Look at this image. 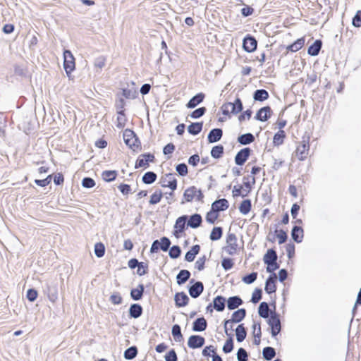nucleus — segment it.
I'll use <instances>...</instances> for the list:
<instances>
[{
    "label": "nucleus",
    "instance_id": "obj_1",
    "mask_svg": "<svg viewBox=\"0 0 361 361\" xmlns=\"http://www.w3.org/2000/svg\"><path fill=\"white\" fill-rule=\"evenodd\" d=\"M203 199L204 195L202 190L195 186H190L184 191L180 204L191 202L194 200L197 202H203Z\"/></svg>",
    "mask_w": 361,
    "mask_h": 361
},
{
    "label": "nucleus",
    "instance_id": "obj_2",
    "mask_svg": "<svg viewBox=\"0 0 361 361\" xmlns=\"http://www.w3.org/2000/svg\"><path fill=\"white\" fill-rule=\"evenodd\" d=\"M125 144L133 151L141 150V142L135 133L129 128L126 129L123 134Z\"/></svg>",
    "mask_w": 361,
    "mask_h": 361
},
{
    "label": "nucleus",
    "instance_id": "obj_3",
    "mask_svg": "<svg viewBox=\"0 0 361 361\" xmlns=\"http://www.w3.org/2000/svg\"><path fill=\"white\" fill-rule=\"evenodd\" d=\"M310 136H303L301 142L298 145L295 154L296 157L300 161H304L307 155L310 150Z\"/></svg>",
    "mask_w": 361,
    "mask_h": 361
},
{
    "label": "nucleus",
    "instance_id": "obj_4",
    "mask_svg": "<svg viewBox=\"0 0 361 361\" xmlns=\"http://www.w3.org/2000/svg\"><path fill=\"white\" fill-rule=\"evenodd\" d=\"M267 323L271 329V336L276 337L281 331L279 314L276 312H271Z\"/></svg>",
    "mask_w": 361,
    "mask_h": 361
},
{
    "label": "nucleus",
    "instance_id": "obj_5",
    "mask_svg": "<svg viewBox=\"0 0 361 361\" xmlns=\"http://www.w3.org/2000/svg\"><path fill=\"white\" fill-rule=\"evenodd\" d=\"M245 316H246V310L245 308H240V309H238L236 311L233 312L231 315V318L230 319H225L224 322V327L225 334L226 335H229L228 326V325L229 324L239 323L242 320L244 319Z\"/></svg>",
    "mask_w": 361,
    "mask_h": 361
},
{
    "label": "nucleus",
    "instance_id": "obj_6",
    "mask_svg": "<svg viewBox=\"0 0 361 361\" xmlns=\"http://www.w3.org/2000/svg\"><path fill=\"white\" fill-rule=\"evenodd\" d=\"M171 240L169 238L164 236L160 240H155L152 242L150 247L151 253H157L159 250H161L164 252H166L170 249Z\"/></svg>",
    "mask_w": 361,
    "mask_h": 361
},
{
    "label": "nucleus",
    "instance_id": "obj_7",
    "mask_svg": "<svg viewBox=\"0 0 361 361\" xmlns=\"http://www.w3.org/2000/svg\"><path fill=\"white\" fill-rule=\"evenodd\" d=\"M63 59V68L66 75L70 77L71 73L75 68V58L70 50H64Z\"/></svg>",
    "mask_w": 361,
    "mask_h": 361
},
{
    "label": "nucleus",
    "instance_id": "obj_8",
    "mask_svg": "<svg viewBox=\"0 0 361 361\" xmlns=\"http://www.w3.org/2000/svg\"><path fill=\"white\" fill-rule=\"evenodd\" d=\"M227 246L223 247V250L230 255L236 253L238 249L237 237L235 233H228L226 236Z\"/></svg>",
    "mask_w": 361,
    "mask_h": 361
},
{
    "label": "nucleus",
    "instance_id": "obj_9",
    "mask_svg": "<svg viewBox=\"0 0 361 361\" xmlns=\"http://www.w3.org/2000/svg\"><path fill=\"white\" fill-rule=\"evenodd\" d=\"M190 283L192 284L188 286V293L191 298H198L204 291V284L202 281H196L195 279H191Z\"/></svg>",
    "mask_w": 361,
    "mask_h": 361
},
{
    "label": "nucleus",
    "instance_id": "obj_10",
    "mask_svg": "<svg viewBox=\"0 0 361 361\" xmlns=\"http://www.w3.org/2000/svg\"><path fill=\"white\" fill-rule=\"evenodd\" d=\"M155 157L153 154L147 152L140 154L136 160L135 168L147 167L149 163L154 162Z\"/></svg>",
    "mask_w": 361,
    "mask_h": 361
},
{
    "label": "nucleus",
    "instance_id": "obj_11",
    "mask_svg": "<svg viewBox=\"0 0 361 361\" xmlns=\"http://www.w3.org/2000/svg\"><path fill=\"white\" fill-rule=\"evenodd\" d=\"M128 265L129 268H130L132 269L137 267L138 269L137 270V274L140 276L147 274V272L148 271L147 264L142 262H140L135 258L130 259L128 262Z\"/></svg>",
    "mask_w": 361,
    "mask_h": 361
},
{
    "label": "nucleus",
    "instance_id": "obj_12",
    "mask_svg": "<svg viewBox=\"0 0 361 361\" xmlns=\"http://www.w3.org/2000/svg\"><path fill=\"white\" fill-rule=\"evenodd\" d=\"M257 47V41L255 37L250 35H247L244 37L243 40V48L245 51L248 53L253 52L256 50Z\"/></svg>",
    "mask_w": 361,
    "mask_h": 361
},
{
    "label": "nucleus",
    "instance_id": "obj_13",
    "mask_svg": "<svg viewBox=\"0 0 361 361\" xmlns=\"http://www.w3.org/2000/svg\"><path fill=\"white\" fill-rule=\"evenodd\" d=\"M252 152L250 147H245L238 152L235 157V163L238 166L243 165L248 159Z\"/></svg>",
    "mask_w": 361,
    "mask_h": 361
},
{
    "label": "nucleus",
    "instance_id": "obj_14",
    "mask_svg": "<svg viewBox=\"0 0 361 361\" xmlns=\"http://www.w3.org/2000/svg\"><path fill=\"white\" fill-rule=\"evenodd\" d=\"M205 343V339L200 335H192L188 341V346L191 349H196L202 347Z\"/></svg>",
    "mask_w": 361,
    "mask_h": 361
},
{
    "label": "nucleus",
    "instance_id": "obj_15",
    "mask_svg": "<svg viewBox=\"0 0 361 361\" xmlns=\"http://www.w3.org/2000/svg\"><path fill=\"white\" fill-rule=\"evenodd\" d=\"M277 276L275 273L270 274L265 281L264 290L267 294H272L276 291V282Z\"/></svg>",
    "mask_w": 361,
    "mask_h": 361
},
{
    "label": "nucleus",
    "instance_id": "obj_16",
    "mask_svg": "<svg viewBox=\"0 0 361 361\" xmlns=\"http://www.w3.org/2000/svg\"><path fill=\"white\" fill-rule=\"evenodd\" d=\"M44 293L47 295L49 300L51 302H55L58 300V286L56 283H47Z\"/></svg>",
    "mask_w": 361,
    "mask_h": 361
},
{
    "label": "nucleus",
    "instance_id": "obj_17",
    "mask_svg": "<svg viewBox=\"0 0 361 361\" xmlns=\"http://www.w3.org/2000/svg\"><path fill=\"white\" fill-rule=\"evenodd\" d=\"M272 114V110L269 106H265L262 108H260L255 116V118L259 121H267Z\"/></svg>",
    "mask_w": 361,
    "mask_h": 361
},
{
    "label": "nucleus",
    "instance_id": "obj_18",
    "mask_svg": "<svg viewBox=\"0 0 361 361\" xmlns=\"http://www.w3.org/2000/svg\"><path fill=\"white\" fill-rule=\"evenodd\" d=\"M223 136V130L221 128H213L207 135V141L209 143H215L219 141Z\"/></svg>",
    "mask_w": 361,
    "mask_h": 361
},
{
    "label": "nucleus",
    "instance_id": "obj_19",
    "mask_svg": "<svg viewBox=\"0 0 361 361\" xmlns=\"http://www.w3.org/2000/svg\"><path fill=\"white\" fill-rule=\"evenodd\" d=\"M189 300L190 299L185 292L177 293L174 295L175 305L178 307L186 306Z\"/></svg>",
    "mask_w": 361,
    "mask_h": 361
},
{
    "label": "nucleus",
    "instance_id": "obj_20",
    "mask_svg": "<svg viewBox=\"0 0 361 361\" xmlns=\"http://www.w3.org/2000/svg\"><path fill=\"white\" fill-rule=\"evenodd\" d=\"M212 209L215 210L218 214L220 212L226 210L229 207L228 201L225 198L215 200L212 204Z\"/></svg>",
    "mask_w": 361,
    "mask_h": 361
},
{
    "label": "nucleus",
    "instance_id": "obj_21",
    "mask_svg": "<svg viewBox=\"0 0 361 361\" xmlns=\"http://www.w3.org/2000/svg\"><path fill=\"white\" fill-rule=\"evenodd\" d=\"M207 327V322L204 317H201L197 318L192 323V331L195 332H202L206 330Z\"/></svg>",
    "mask_w": 361,
    "mask_h": 361
},
{
    "label": "nucleus",
    "instance_id": "obj_22",
    "mask_svg": "<svg viewBox=\"0 0 361 361\" xmlns=\"http://www.w3.org/2000/svg\"><path fill=\"white\" fill-rule=\"evenodd\" d=\"M202 218L200 214H193L190 216L187 221V226L192 228H197L201 226Z\"/></svg>",
    "mask_w": 361,
    "mask_h": 361
},
{
    "label": "nucleus",
    "instance_id": "obj_23",
    "mask_svg": "<svg viewBox=\"0 0 361 361\" xmlns=\"http://www.w3.org/2000/svg\"><path fill=\"white\" fill-rule=\"evenodd\" d=\"M291 237L295 243H301L304 237L303 228L297 225L294 226L291 230Z\"/></svg>",
    "mask_w": 361,
    "mask_h": 361
},
{
    "label": "nucleus",
    "instance_id": "obj_24",
    "mask_svg": "<svg viewBox=\"0 0 361 361\" xmlns=\"http://www.w3.org/2000/svg\"><path fill=\"white\" fill-rule=\"evenodd\" d=\"M205 97V94L200 92L193 96L186 104V107L188 109H194L200 103H202Z\"/></svg>",
    "mask_w": 361,
    "mask_h": 361
},
{
    "label": "nucleus",
    "instance_id": "obj_25",
    "mask_svg": "<svg viewBox=\"0 0 361 361\" xmlns=\"http://www.w3.org/2000/svg\"><path fill=\"white\" fill-rule=\"evenodd\" d=\"M143 308L138 303L132 304L128 310L129 317L133 319H137L142 314Z\"/></svg>",
    "mask_w": 361,
    "mask_h": 361
},
{
    "label": "nucleus",
    "instance_id": "obj_26",
    "mask_svg": "<svg viewBox=\"0 0 361 361\" xmlns=\"http://www.w3.org/2000/svg\"><path fill=\"white\" fill-rule=\"evenodd\" d=\"M226 302L227 307L230 310H233L238 308L243 303V301L241 299V298L238 295L229 297Z\"/></svg>",
    "mask_w": 361,
    "mask_h": 361
},
{
    "label": "nucleus",
    "instance_id": "obj_27",
    "mask_svg": "<svg viewBox=\"0 0 361 361\" xmlns=\"http://www.w3.org/2000/svg\"><path fill=\"white\" fill-rule=\"evenodd\" d=\"M322 47L321 39H316L307 49V54L312 56H316L319 54Z\"/></svg>",
    "mask_w": 361,
    "mask_h": 361
},
{
    "label": "nucleus",
    "instance_id": "obj_28",
    "mask_svg": "<svg viewBox=\"0 0 361 361\" xmlns=\"http://www.w3.org/2000/svg\"><path fill=\"white\" fill-rule=\"evenodd\" d=\"M226 298L222 295H217L213 300V307L217 312H223L226 306Z\"/></svg>",
    "mask_w": 361,
    "mask_h": 361
},
{
    "label": "nucleus",
    "instance_id": "obj_29",
    "mask_svg": "<svg viewBox=\"0 0 361 361\" xmlns=\"http://www.w3.org/2000/svg\"><path fill=\"white\" fill-rule=\"evenodd\" d=\"M166 178L168 179L167 183H162L164 188H169L172 191L177 188V180L175 178V173H169L166 174Z\"/></svg>",
    "mask_w": 361,
    "mask_h": 361
},
{
    "label": "nucleus",
    "instance_id": "obj_30",
    "mask_svg": "<svg viewBox=\"0 0 361 361\" xmlns=\"http://www.w3.org/2000/svg\"><path fill=\"white\" fill-rule=\"evenodd\" d=\"M145 292V286L143 284H139L137 288H133L130 290V297L133 300L137 301L142 299Z\"/></svg>",
    "mask_w": 361,
    "mask_h": 361
},
{
    "label": "nucleus",
    "instance_id": "obj_31",
    "mask_svg": "<svg viewBox=\"0 0 361 361\" xmlns=\"http://www.w3.org/2000/svg\"><path fill=\"white\" fill-rule=\"evenodd\" d=\"M190 272L187 269H181L176 275V283L181 286L190 279Z\"/></svg>",
    "mask_w": 361,
    "mask_h": 361
},
{
    "label": "nucleus",
    "instance_id": "obj_32",
    "mask_svg": "<svg viewBox=\"0 0 361 361\" xmlns=\"http://www.w3.org/2000/svg\"><path fill=\"white\" fill-rule=\"evenodd\" d=\"M200 250V246L199 245H192L190 250H189L185 253V260L188 262H192L195 259L196 255L199 253Z\"/></svg>",
    "mask_w": 361,
    "mask_h": 361
},
{
    "label": "nucleus",
    "instance_id": "obj_33",
    "mask_svg": "<svg viewBox=\"0 0 361 361\" xmlns=\"http://www.w3.org/2000/svg\"><path fill=\"white\" fill-rule=\"evenodd\" d=\"M236 340L238 343L243 342L247 336V329L244 326V324H239L235 330Z\"/></svg>",
    "mask_w": 361,
    "mask_h": 361
},
{
    "label": "nucleus",
    "instance_id": "obj_34",
    "mask_svg": "<svg viewBox=\"0 0 361 361\" xmlns=\"http://www.w3.org/2000/svg\"><path fill=\"white\" fill-rule=\"evenodd\" d=\"M277 259L278 255L276 251L274 248L269 249L263 257L264 264H268V262H277Z\"/></svg>",
    "mask_w": 361,
    "mask_h": 361
},
{
    "label": "nucleus",
    "instance_id": "obj_35",
    "mask_svg": "<svg viewBox=\"0 0 361 361\" xmlns=\"http://www.w3.org/2000/svg\"><path fill=\"white\" fill-rule=\"evenodd\" d=\"M269 97V92L264 89H259L254 92L253 99L257 102H264Z\"/></svg>",
    "mask_w": 361,
    "mask_h": 361
},
{
    "label": "nucleus",
    "instance_id": "obj_36",
    "mask_svg": "<svg viewBox=\"0 0 361 361\" xmlns=\"http://www.w3.org/2000/svg\"><path fill=\"white\" fill-rule=\"evenodd\" d=\"M271 310L269 307V304L267 302H262L258 307V314L259 317L267 319L270 317Z\"/></svg>",
    "mask_w": 361,
    "mask_h": 361
},
{
    "label": "nucleus",
    "instance_id": "obj_37",
    "mask_svg": "<svg viewBox=\"0 0 361 361\" xmlns=\"http://www.w3.org/2000/svg\"><path fill=\"white\" fill-rule=\"evenodd\" d=\"M255 139V136L252 133H247L239 135L238 137V142L242 145H247L253 142Z\"/></svg>",
    "mask_w": 361,
    "mask_h": 361
},
{
    "label": "nucleus",
    "instance_id": "obj_38",
    "mask_svg": "<svg viewBox=\"0 0 361 361\" xmlns=\"http://www.w3.org/2000/svg\"><path fill=\"white\" fill-rule=\"evenodd\" d=\"M202 122L192 123L188 126V132L190 135H197L202 131Z\"/></svg>",
    "mask_w": 361,
    "mask_h": 361
},
{
    "label": "nucleus",
    "instance_id": "obj_39",
    "mask_svg": "<svg viewBox=\"0 0 361 361\" xmlns=\"http://www.w3.org/2000/svg\"><path fill=\"white\" fill-rule=\"evenodd\" d=\"M304 44H305V38L301 37V38H299L297 40H295L291 44L288 45L286 47V49L288 51H290L292 52H295V51L300 50V49H302V47L304 46Z\"/></svg>",
    "mask_w": 361,
    "mask_h": 361
},
{
    "label": "nucleus",
    "instance_id": "obj_40",
    "mask_svg": "<svg viewBox=\"0 0 361 361\" xmlns=\"http://www.w3.org/2000/svg\"><path fill=\"white\" fill-rule=\"evenodd\" d=\"M188 219V215H182L179 216L174 224V228H178V231H184L185 230L186 223Z\"/></svg>",
    "mask_w": 361,
    "mask_h": 361
},
{
    "label": "nucleus",
    "instance_id": "obj_41",
    "mask_svg": "<svg viewBox=\"0 0 361 361\" xmlns=\"http://www.w3.org/2000/svg\"><path fill=\"white\" fill-rule=\"evenodd\" d=\"M118 173L115 170L104 171L102 173L103 180L106 182H111L116 180Z\"/></svg>",
    "mask_w": 361,
    "mask_h": 361
},
{
    "label": "nucleus",
    "instance_id": "obj_42",
    "mask_svg": "<svg viewBox=\"0 0 361 361\" xmlns=\"http://www.w3.org/2000/svg\"><path fill=\"white\" fill-rule=\"evenodd\" d=\"M231 113L235 115L241 112L243 109V102L239 97H237L234 102H231Z\"/></svg>",
    "mask_w": 361,
    "mask_h": 361
},
{
    "label": "nucleus",
    "instance_id": "obj_43",
    "mask_svg": "<svg viewBox=\"0 0 361 361\" xmlns=\"http://www.w3.org/2000/svg\"><path fill=\"white\" fill-rule=\"evenodd\" d=\"M262 355L264 360L270 361L276 356V350L273 347H265L262 350Z\"/></svg>",
    "mask_w": 361,
    "mask_h": 361
},
{
    "label": "nucleus",
    "instance_id": "obj_44",
    "mask_svg": "<svg viewBox=\"0 0 361 361\" xmlns=\"http://www.w3.org/2000/svg\"><path fill=\"white\" fill-rule=\"evenodd\" d=\"M252 208V202L250 199H245L242 201L239 206V211L241 214H247Z\"/></svg>",
    "mask_w": 361,
    "mask_h": 361
},
{
    "label": "nucleus",
    "instance_id": "obj_45",
    "mask_svg": "<svg viewBox=\"0 0 361 361\" xmlns=\"http://www.w3.org/2000/svg\"><path fill=\"white\" fill-rule=\"evenodd\" d=\"M137 348L135 345H133L124 351L123 356L126 360H131L137 356Z\"/></svg>",
    "mask_w": 361,
    "mask_h": 361
},
{
    "label": "nucleus",
    "instance_id": "obj_46",
    "mask_svg": "<svg viewBox=\"0 0 361 361\" xmlns=\"http://www.w3.org/2000/svg\"><path fill=\"white\" fill-rule=\"evenodd\" d=\"M157 178V176L154 172L147 171L142 176V181L145 184L149 185L155 182Z\"/></svg>",
    "mask_w": 361,
    "mask_h": 361
},
{
    "label": "nucleus",
    "instance_id": "obj_47",
    "mask_svg": "<svg viewBox=\"0 0 361 361\" xmlns=\"http://www.w3.org/2000/svg\"><path fill=\"white\" fill-rule=\"evenodd\" d=\"M224 152V146L221 145H218L216 146H214L210 152L211 156L214 159H219L222 157Z\"/></svg>",
    "mask_w": 361,
    "mask_h": 361
},
{
    "label": "nucleus",
    "instance_id": "obj_48",
    "mask_svg": "<svg viewBox=\"0 0 361 361\" xmlns=\"http://www.w3.org/2000/svg\"><path fill=\"white\" fill-rule=\"evenodd\" d=\"M118 116H117V124L116 127L119 129H122L125 127L126 123L127 121L125 111L124 110H119L117 111Z\"/></svg>",
    "mask_w": 361,
    "mask_h": 361
},
{
    "label": "nucleus",
    "instance_id": "obj_49",
    "mask_svg": "<svg viewBox=\"0 0 361 361\" xmlns=\"http://www.w3.org/2000/svg\"><path fill=\"white\" fill-rule=\"evenodd\" d=\"M285 137H286L285 131L283 130H279L274 135V138H273L274 145L275 146H279V145H282Z\"/></svg>",
    "mask_w": 361,
    "mask_h": 361
},
{
    "label": "nucleus",
    "instance_id": "obj_50",
    "mask_svg": "<svg viewBox=\"0 0 361 361\" xmlns=\"http://www.w3.org/2000/svg\"><path fill=\"white\" fill-rule=\"evenodd\" d=\"M227 336H228V338L226 341L222 348L224 353L226 354L230 353L234 348L233 335L229 334V335Z\"/></svg>",
    "mask_w": 361,
    "mask_h": 361
},
{
    "label": "nucleus",
    "instance_id": "obj_51",
    "mask_svg": "<svg viewBox=\"0 0 361 361\" xmlns=\"http://www.w3.org/2000/svg\"><path fill=\"white\" fill-rule=\"evenodd\" d=\"M223 235V228L220 226L214 227L210 233L209 238L212 241L219 240Z\"/></svg>",
    "mask_w": 361,
    "mask_h": 361
},
{
    "label": "nucleus",
    "instance_id": "obj_52",
    "mask_svg": "<svg viewBox=\"0 0 361 361\" xmlns=\"http://www.w3.org/2000/svg\"><path fill=\"white\" fill-rule=\"evenodd\" d=\"M171 334L176 341H180L183 339L181 328L178 324H174L171 329Z\"/></svg>",
    "mask_w": 361,
    "mask_h": 361
},
{
    "label": "nucleus",
    "instance_id": "obj_53",
    "mask_svg": "<svg viewBox=\"0 0 361 361\" xmlns=\"http://www.w3.org/2000/svg\"><path fill=\"white\" fill-rule=\"evenodd\" d=\"M243 186L244 188V191H246V192H247V195H248L249 193L252 190V185H254L255 183V178L252 177V181L251 183L250 181L249 180V177L244 176L243 178Z\"/></svg>",
    "mask_w": 361,
    "mask_h": 361
},
{
    "label": "nucleus",
    "instance_id": "obj_54",
    "mask_svg": "<svg viewBox=\"0 0 361 361\" xmlns=\"http://www.w3.org/2000/svg\"><path fill=\"white\" fill-rule=\"evenodd\" d=\"M163 194L161 190H157L150 197V200L149 201L150 204H158Z\"/></svg>",
    "mask_w": 361,
    "mask_h": 361
},
{
    "label": "nucleus",
    "instance_id": "obj_55",
    "mask_svg": "<svg viewBox=\"0 0 361 361\" xmlns=\"http://www.w3.org/2000/svg\"><path fill=\"white\" fill-rule=\"evenodd\" d=\"M219 217V214L211 207V210L206 214V221L211 224H214Z\"/></svg>",
    "mask_w": 361,
    "mask_h": 361
},
{
    "label": "nucleus",
    "instance_id": "obj_56",
    "mask_svg": "<svg viewBox=\"0 0 361 361\" xmlns=\"http://www.w3.org/2000/svg\"><path fill=\"white\" fill-rule=\"evenodd\" d=\"M181 255V249L178 245H173L169 250V255L171 259H177Z\"/></svg>",
    "mask_w": 361,
    "mask_h": 361
},
{
    "label": "nucleus",
    "instance_id": "obj_57",
    "mask_svg": "<svg viewBox=\"0 0 361 361\" xmlns=\"http://www.w3.org/2000/svg\"><path fill=\"white\" fill-rule=\"evenodd\" d=\"M105 254V246L104 245L99 242L97 243L94 245V255L98 257H102Z\"/></svg>",
    "mask_w": 361,
    "mask_h": 361
},
{
    "label": "nucleus",
    "instance_id": "obj_58",
    "mask_svg": "<svg viewBox=\"0 0 361 361\" xmlns=\"http://www.w3.org/2000/svg\"><path fill=\"white\" fill-rule=\"evenodd\" d=\"M243 190V185H234L232 191L233 197L234 198L238 197H245L247 196V192L244 193L242 192Z\"/></svg>",
    "mask_w": 361,
    "mask_h": 361
},
{
    "label": "nucleus",
    "instance_id": "obj_59",
    "mask_svg": "<svg viewBox=\"0 0 361 361\" xmlns=\"http://www.w3.org/2000/svg\"><path fill=\"white\" fill-rule=\"evenodd\" d=\"M207 111V109L206 107H200L195 110H194L193 111H192L190 114V116L193 118V119H197V118H200V117L203 116L204 115V114L206 113Z\"/></svg>",
    "mask_w": 361,
    "mask_h": 361
},
{
    "label": "nucleus",
    "instance_id": "obj_60",
    "mask_svg": "<svg viewBox=\"0 0 361 361\" xmlns=\"http://www.w3.org/2000/svg\"><path fill=\"white\" fill-rule=\"evenodd\" d=\"M176 171L180 176H185L188 173V166L185 163H180L176 166Z\"/></svg>",
    "mask_w": 361,
    "mask_h": 361
},
{
    "label": "nucleus",
    "instance_id": "obj_61",
    "mask_svg": "<svg viewBox=\"0 0 361 361\" xmlns=\"http://www.w3.org/2000/svg\"><path fill=\"white\" fill-rule=\"evenodd\" d=\"M257 278V273L252 272L250 274H248L244 276L242 279V281L246 284H251L256 281Z\"/></svg>",
    "mask_w": 361,
    "mask_h": 361
},
{
    "label": "nucleus",
    "instance_id": "obj_62",
    "mask_svg": "<svg viewBox=\"0 0 361 361\" xmlns=\"http://www.w3.org/2000/svg\"><path fill=\"white\" fill-rule=\"evenodd\" d=\"M262 290L259 288H256L252 294L251 302L252 303H257L262 299Z\"/></svg>",
    "mask_w": 361,
    "mask_h": 361
},
{
    "label": "nucleus",
    "instance_id": "obj_63",
    "mask_svg": "<svg viewBox=\"0 0 361 361\" xmlns=\"http://www.w3.org/2000/svg\"><path fill=\"white\" fill-rule=\"evenodd\" d=\"M238 361H247L248 353L243 348H240L236 353Z\"/></svg>",
    "mask_w": 361,
    "mask_h": 361
},
{
    "label": "nucleus",
    "instance_id": "obj_64",
    "mask_svg": "<svg viewBox=\"0 0 361 361\" xmlns=\"http://www.w3.org/2000/svg\"><path fill=\"white\" fill-rule=\"evenodd\" d=\"M352 24L355 27H361V10L357 11L353 18Z\"/></svg>",
    "mask_w": 361,
    "mask_h": 361
}]
</instances>
